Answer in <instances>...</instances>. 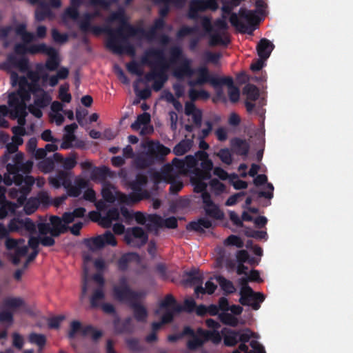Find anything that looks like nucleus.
<instances>
[{"label": "nucleus", "instance_id": "f257e3e1", "mask_svg": "<svg viewBox=\"0 0 353 353\" xmlns=\"http://www.w3.org/2000/svg\"><path fill=\"white\" fill-rule=\"evenodd\" d=\"M98 15L99 12L85 13L79 21V29L83 33L92 32L95 35H99L103 32H107L108 38L106 41V47L117 54H122L124 52L130 54H134V48L128 41L127 37L123 34L124 32L131 37L141 34L150 40L156 37L157 31L163 30L165 25L164 19L159 17L154 20L153 25L148 30H145L142 28H135L128 22L124 10L119 9L110 15L108 21H118L121 26L117 29H103L99 26H92L91 24L92 20Z\"/></svg>", "mask_w": 353, "mask_h": 353}, {"label": "nucleus", "instance_id": "f03ea898", "mask_svg": "<svg viewBox=\"0 0 353 353\" xmlns=\"http://www.w3.org/2000/svg\"><path fill=\"white\" fill-rule=\"evenodd\" d=\"M231 1H225L221 7L222 12L230 14L229 21L238 32L243 34H252L259 23V17L255 14V10H250L245 8H241L238 14L233 12L235 8Z\"/></svg>", "mask_w": 353, "mask_h": 353}, {"label": "nucleus", "instance_id": "7ed1b4c3", "mask_svg": "<svg viewBox=\"0 0 353 353\" xmlns=\"http://www.w3.org/2000/svg\"><path fill=\"white\" fill-rule=\"evenodd\" d=\"M148 57H152L155 59V65L159 68V72L157 78L154 79L152 83V89L155 92L160 91L163 87L165 83L168 81V75L166 71L168 68L164 51L161 49L151 48L146 51Z\"/></svg>", "mask_w": 353, "mask_h": 353}, {"label": "nucleus", "instance_id": "20e7f679", "mask_svg": "<svg viewBox=\"0 0 353 353\" xmlns=\"http://www.w3.org/2000/svg\"><path fill=\"white\" fill-rule=\"evenodd\" d=\"M23 232L31 234L36 232V225L30 218H13L8 223L7 228L0 223V239L7 238L10 232H18L23 234Z\"/></svg>", "mask_w": 353, "mask_h": 353}, {"label": "nucleus", "instance_id": "39448f33", "mask_svg": "<svg viewBox=\"0 0 353 353\" xmlns=\"http://www.w3.org/2000/svg\"><path fill=\"white\" fill-rule=\"evenodd\" d=\"M112 295L115 300L130 304L134 301H139L141 293L132 290L126 276L119 278L118 283L113 286Z\"/></svg>", "mask_w": 353, "mask_h": 353}, {"label": "nucleus", "instance_id": "423d86ee", "mask_svg": "<svg viewBox=\"0 0 353 353\" xmlns=\"http://www.w3.org/2000/svg\"><path fill=\"white\" fill-rule=\"evenodd\" d=\"M197 74V78L195 80H192L188 82V85L193 88L196 85H203L205 83H210L211 85L215 88H221V81L222 77H218L210 73L208 68L206 66H200L194 71Z\"/></svg>", "mask_w": 353, "mask_h": 353}, {"label": "nucleus", "instance_id": "0eeeda50", "mask_svg": "<svg viewBox=\"0 0 353 353\" xmlns=\"http://www.w3.org/2000/svg\"><path fill=\"white\" fill-rule=\"evenodd\" d=\"M70 330L68 334V336L70 339L74 338L76 334L80 332L83 336H90L93 341H98L103 336V332L101 330H96V328L88 325L83 327L81 323L79 321H72L70 323Z\"/></svg>", "mask_w": 353, "mask_h": 353}, {"label": "nucleus", "instance_id": "6e6552de", "mask_svg": "<svg viewBox=\"0 0 353 353\" xmlns=\"http://www.w3.org/2000/svg\"><path fill=\"white\" fill-rule=\"evenodd\" d=\"M124 241L132 248H140L148 242V235L143 228L136 226L127 229Z\"/></svg>", "mask_w": 353, "mask_h": 353}, {"label": "nucleus", "instance_id": "1a4fd4ad", "mask_svg": "<svg viewBox=\"0 0 353 353\" xmlns=\"http://www.w3.org/2000/svg\"><path fill=\"white\" fill-rule=\"evenodd\" d=\"M148 181V179L145 174L138 173L134 180L129 182V188L132 190V193L130 194L132 201L139 202L147 197L148 193L143 190V188L146 185Z\"/></svg>", "mask_w": 353, "mask_h": 353}, {"label": "nucleus", "instance_id": "9d476101", "mask_svg": "<svg viewBox=\"0 0 353 353\" xmlns=\"http://www.w3.org/2000/svg\"><path fill=\"white\" fill-rule=\"evenodd\" d=\"M216 0H191L189 4L188 17L196 20L199 19V12L208 10L215 11L218 9Z\"/></svg>", "mask_w": 353, "mask_h": 353}, {"label": "nucleus", "instance_id": "9b49d317", "mask_svg": "<svg viewBox=\"0 0 353 353\" xmlns=\"http://www.w3.org/2000/svg\"><path fill=\"white\" fill-rule=\"evenodd\" d=\"M239 303L243 305L251 306L254 310H258L261 303L265 300L263 294L255 292L252 289H250V291L239 292Z\"/></svg>", "mask_w": 353, "mask_h": 353}, {"label": "nucleus", "instance_id": "f8f14e48", "mask_svg": "<svg viewBox=\"0 0 353 353\" xmlns=\"http://www.w3.org/2000/svg\"><path fill=\"white\" fill-rule=\"evenodd\" d=\"M203 209L207 216L215 220H222L224 218V213L218 205L212 200L209 192H205L202 195Z\"/></svg>", "mask_w": 353, "mask_h": 353}, {"label": "nucleus", "instance_id": "ddd939ff", "mask_svg": "<svg viewBox=\"0 0 353 353\" xmlns=\"http://www.w3.org/2000/svg\"><path fill=\"white\" fill-rule=\"evenodd\" d=\"M185 170L184 160L174 158L171 164H166L162 168L161 176L166 178L179 176V174L182 173Z\"/></svg>", "mask_w": 353, "mask_h": 353}, {"label": "nucleus", "instance_id": "4468645a", "mask_svg": "<svg viewBox=\"0 0 353 353\" xmlns=\"http://www.w3.org/2000/svg\"><path fill=\"white\" fill-rule=\"evenodd\" d=\"M148 151L154 163L163 161L165 157L170 153V149L160 143L159 141L156 143L150 142L148 143Z\"/></svg>", "mask_w": 353, "mask_h": 353}, {"label": "nucleus", "instance_id": "2eb2a0df", "mask_svg": "<svg viewBox=\"0 0 353 353\" xmlns=\"http://www.w3.org/2000/svg\"><path fill=\"white\" fill-rule=\"evenodd\" d=\"M227 85L228 88V96L232 103H236L239 100L240 90L239 88L234 85L233 79L231 77H223L221 81V88H218L216 90L217 95L220 96L223 94L222 86Z\"/></svg>", "mask_w": 353, "mask_h": 353}, {"label": "nucleus", "instance_id": "dca6fc26", "mask_svg": "<svg viewBox=\"0 0 353 353\" xmlns=\"http://www.w3.org/2000/svg\"><path fill=\"white\" fill-rule=\"evenodd\" d=\"M17 53L28 52L31 54H37L39 53L46 54L49 51H53V47L48 46L46 43L32 44L26 48L24 46L19 44L15 47Z\"/></svg>", "mask_w": 353, "mask_h": 353}, {"label": "nucleus", "instance_id": "f3484780", "mask_svg": "<svg viewBox=\"0 0 353 353\" xmlns=\"http://www.w3.org/2000/svg\"><path fill=\"white\" fill-rule=\"evenodd\" d=\"M61 160H63V156L60 153L55 152L52 157L41 161L38 166L42 172L49 173L54 170L55 163L61 162Z\"/></svg>", "mask_w": 353, "mask_h": 353}, {"label": "nucleus", "instance_id": "a211bd4d", "mask_svg": "<svg viewBox=\"0 0 353 353\" xmlns=\"http://www.w3.org/2000/svg\"><path fill=\"white\" fill-rule=\"evenodd\" d=\"M232 151L237 155L246 157L250 150V145L245 139L234 137L230 140Z\"/></svg>", "mask_w": 353, "mask_h": 353}, {"label": "nucleus", "instance_id": "6ab92c4d", "mask_svg": "<svg viewBox=\"0 0 353 353\" xmlns=\"http://www.w3.org/2000/svg\"><path fill=\"white\" fill-rule=\"evenodd\" d=\"M187 0H158L157 3H163V6L159 10L160 18L164 19L170 12V5L172 4L176 8H182Z\"/></svg>", "mask_w": 353, "mask_h": 353}, {"label": "nucleus", "instance_id": "aec40b11", "mask_svg": "<svg viewBox=\"0 0 353 353\" xmlns=\"http://www.w3.org/2000/svg\"><path fill=\"white\" fill-rule=\"evenodd\" d=\"M201 168H195L194 174L196 177L201 179H210L212 174L211 172L213 170V162L211 159H208L205 161L201 162Z\"/></svg>", "mask_w": 353, "mask_h": 353}, {"label": "nucleus", "instance_id": "412c9836", "mask_svg": "<svg viewBox=\"0 0 353 353\" xmlns=\"http://www.w3.org/2000/svg\"><path fill=\"white\" fill-rule=\"evenodd\" d=\"M274 48V45L268 39H261L256 46L257 54L260 58L268 59Z\"/></svg>", "mask_w": 353, "mask_h": 353}, {"label": "nucleus", "instance_id": "4be33fe9", "mask_svg": "<svg viewBox=\"0 0 353 353\" xmlns=\"http://www.w3.org/2000/svg\"><path fill=\"white\" fill-rule=\"evenodd\" d=\"M50 183L56 188H60L61 185L68 188L70 185V181L68 174L64 171H59L55 176L49 179Z\"/></svg>", "mask_w": 353, "mask_h": 353}, {"label": "nucleus", "instance_id": "5701e85b", "mask_svg": "<svg viewBox=\"0 0 353 353\" xmlns=\"http://www.w3.org/2000/svg\"><path fill=\"white\" fill-rule=\"evenodd\" d=\"M8 104L11 108L10 113L17 111L24 112V109H27L26 103L15 92L8 95Z\"/></svg>", "mask_w": 353, "mask_h": 353}, {"label": "nucleus", "instance_id": "b1692460", "mask_svg": "<svg viewBox=\"0 0 353 353\" xmlns=\"http://www.w3.org/2000/svg\"><path fill=\"white\" fill-rule=\"evenodd\" d=\"M163 218L158 214L148 216L145 227L149 232H154L155 235L159 233V229L163 228Z\"/></svg>", "mask_w": 353, "mask_h": 353}, {"label": "nucleus", "instance_id": "393cba45", "mask_svg": "<svg viewBox=\"0 0 353 353\" xmlns=\"http://www.w3.org/2000/svg\"><path fill=\"white\" fill-rule=\"evenodd\" d=\"M154 163V160L149 154L148 151L139 154L134 160V165L136 168L143 170L149 168Z\"/></svg>", "mask_w": 353, "mask_h": 353}, {"label": "nucleus", "instance_id": "a878e982", "mask_svg": "<svg viewBox=\"0 0 353 353\" xmlns=\"http://www.w3.org/2000/svg\"><path fill=\"white\" fill-rule=\"evenodd\" d=\"M223 337V343L225 346L233 347L239 342V332L229 328H223L221 330Z\"/></svg>", "mask_w": 353, "mask_h": 353}, {"label": "nucleus", "instance_id": "bb28decb", "mask_svg": "<svg viewBox=\"0 0 353 353\" xmlns=\"http://www.w3.org/2000/svg\"><path fill=\"white\" fill-rule=\"evenodd\" d=\"M114 329L117 334L131 333L133 331L132 318L127 317L123 321L115 320L114 321Z\"/></svg>", "mask_w": 353, "mask_h": 353}, {"label": "nucleus", "instance_id": "cd10ccee", "mask_svg": "<svg viewBox=\"0 0 353 353\" xmlns=\"http://www.w3.org/2000/svg\"><path fill=\"white\" fill-rule=\"evenodd\" d=\"M150 58H153L152 57H148L146 55V52H145V56L142 58V62L145 64L150 65L152 70L151 72L146 73L144 75V81L145 82H150L154 81L157 78V74L159 72V68L155 65V60L154 61L150 60Z\"/></svg>", "mask_w": 353, "mask_h": 353}, {"label": "nucleus", "instance_id": "c85d7f7f", "mask_svg": "<svg viewBox=\"0 0 353 353\" xmlns=\"http://www.w3.org/2000/svg\"><path fill=\"white\" fill-rule=\"evenodd\" d=\"M130 305L133 310L135 319L139 322H145L148 317V311L146 308L139 303L138 301H134Z\"/></svg>", "mask_w": 353, "mask_h": 353}, {"label": "nucleus", "instance_id": "c756f323", "mask_svg": "<svg viewBox=\"0 0 353 353\" xmlns=\"http://www.w3.org/2000/svg\"><path fill=\"white\" fill-rule=\"evenodd\" d=\"M8 61L12 65L18 68L21 72H26L29 70V61L24 57L18 58L15 56L10 55L8 57Z\"/></svg>", "mask_w": 353, "mask_h": 353}, {"label": "nucleus", "instance_id": "7c9ffc66", "mask_svg": "<svg viewBox=\"0 0 353 353\" xmlns=\"http://www.w3.org/2000/svg\"><path fill=\"white\" fill-rule=\"evenodd\" d=\"M212 227V222L207 218H201L197 221H191L187 225V230L199 232H204L203 229H209Z\"/></svg>", "mask_w": 353, "mask_h": 353}, {"label": "nucleus", "instance_id": "2f4dec72", "mask_svg": "<svg viewBox=\"0 0 353 353\" xmlns=\"http://www.w3.org/2000/svg\"><path fill=\"white\" fill-rule=\"evenodd\" d=\"M185 283L190 285H196L203 283V275L197 270L193 269L185 274Z\"/></svg>", "mask_w": 353, "mask_h": 353}, {"label": "nucleus", "instance_id": "473e14b6", "mask_svg": "<svg viewBox=\"0 0 353 353\" xmlns=\"http://www.w3.org/2000/svg\"><path fill=\"white\" fill-rule=\"evenodd\" d=\"M46 54L48 56V58L45 64L46 68L49 71L56 70L60 64V59L57 51L53 48V51H49Z\"/></svg>", "mask_w": 353, "mask_h": 353}, {"label": "nucleus", "instance_id": "72a5a7b5", "mask_svg": "<svg viewBox=\"0 0 353 353\" xmlns=\"http://www.w3.org/2000/svg\"><path fill=\"white\" fill-rule=\"evenodd\" d=\"M128 350L134 353H142L146 350L145 347L141 344L139 339L137 337H130L125 340Z\"/></svg>", "mask_w": 353, "mask_h": 353}, {"label": "nucleus", "instance_id": "f704fd0d", "mask_svg": "<svg viewBox=\"0 0 353 353\" xmlns=\"http://www.w3.org/2000/svg\"><path fill=\"white\" fill-rule=\"evenodd\" d=\"M194 72L190 66V61L185 59L182 64L174 71V75L179 79L182 78L183 76L191 77Z\"/></svg>", "mask_w": 353, "mask_h": 353}, {"label": "nucleus", "instance_id": "c9c22d12", "mask_svg": "<svg viewBox=\"0 0 353 353\" xmlns=\"http://www.w3.org/2000/svg\"><path fill=\"white\" fill-rule=\"evenodd\" d=\"M119 218V210L116 208H112L109 209L105 215L101 218V223L103 227L108 228L111 225L113 221H117Z\"/></svg>", "mask_w": 353, "mask_h": 353}, {"label": "nucleus", "instance_id": "e433bc0d", "mask_svg": "<svg viewBox=\"0 0 353 353\" xmlns=\"http://www.w3.org/2000/svg\"><path fill=\"white\" fill-rule=\"evenodd\" d=\"M197 333L205 339V342L211 341L214 344H219L221 341V336L216 330L205 331L202 328H199Z\"/></svg>", "mask_w": 353, "mask_h": 353}, {"label": "nucleus", "instance_id": "4c0bfd02", "mask_svg": "<svg viewBox=\"0 0 353 353\" xmlns=\"http://www.w3.org/2000/svg\"><path fill=\"white\" fill-rule=\"evenodd\" d=\"M52 15L49 6L46 3H41L35 11V19L38 21H43L46 17Z\"/></svg>", "mask_w": 353, "mask_h": 353}, {"label": "nucleus", "instance_id": "58836bf2", "mask_svg": "<svg viewBox=\"0 0 353 353\" xmlns=\"http://www.w3.org/2000/svg\"><path fill=\"white\" fill-rule=\"evenodd\" d=\"M88 185V182L84 179H79L75 181V185L68 187V194L70 196L78 197L81 194L83 189L85 188Z\"/></svg>", "mask_w": 353, "mask_h": 353}, {"label": "nucleus", "instance_id": "ea45409f", "mask_svg": "<svg viewBox=\"0 0 353 353\" xmlns=\"http://www.w3.org/2000/svg\"><path fill=\"white\" fill-rule=\"evenodd\" d=\"M23 161V154L21 152L16 153L13 157L14 164L8 163L6 165L7 172L9 173H13V172L18 169H24V164Z\"/></svg>", "mask_w": 353, "mask_h": 353}, {"label": "nucleus", "instance_id": "a19ab883", "mask_svg": "<svg viewBox=\"0 0 353 353\" xmlns=\"http://www.w3.org/2000/svg\"><path fill=\"white\" fill-rule=\"evenodd\" d=\"M216 280L219 284L221 288L224 291L225 295L233 294L236 292V288L232 281L228 280L223 276H218Z\"/></svg>", "mask_w": 353, "mask_h": 353}, {"label": "nucleus", "instance_id": "79ce46f5", "mask_svg": "<svg viewBox=\"0 0 353 353\" xmlns=\"http://www.w3.org/2000/svg\"><path fill=\"white\" fill-rule=\"evenodd\" d=\"M192 141L190 139H183L177 143L173 148V153L176 156H181L188 152L192 148Z\"/></svg>", "mask_w": 353, "mask_h": 353}, {"label": "nucleus", "instance_id": "37998d69", "mask_svg": "<svg viewBox=\"0 0 353 353\" xmlns=\"http://www.w3.org/2000/svg\"><path fill=\"white\" fill-rule=\"evenodd\" d=\"M25 305V301L20 297H8L3 301V307L15 310Z\"/></svg>", "mask_w": 353, "mask_h": 353}, {"label": "nucleus", "instance_id": "c03bdc74", "mask_svg": "<svg viewBox=\"0 0 353 353\" xmlns=\"http://www.w3.org/2000/svg\"><path fill=\"white\" fill-rule=\"evenodd\" d=\"M135 257H138V254L136 253L129 252L123 254L118 260L117 265L118 268L121 271H125L129 263L133 261Z\"/></svg>", "mask_w": 353, "mask_h": 353}, {"label": "nucleus", "instance_id": "a18cd8bd", "mask_svg": "<svg viewBox=\"0 0 353 353\" xmlns=\"http://www.w3.org/2000/svg\"><path fill=\"white\" fill-rule=\"evenodd\" d=\"M161 178L164 181L170 184V192L172 194H177L183 187V183L177 180L178 176H173L170 178L161 176Z\"/></svg>", "mask_w": 353, "mask_h": 353}, {"label": "nucleus", "instance_id": "49530a36", "mask_svg": "<svg viewBox=\"0 0 353 353\" xmlns=\"http://www.w3.org/2000/svg\"><path fill=\"white\" fill-rule=\"evenodd\" d=\"M243 94H246L247 99L252 101H255L259 97V90L253 84L246 85L243 90Z\"/></svg>", "mask_w": 353, "mask_h": 353}, {"label": "nucleus", "instance_id": "de8ad7c7", "mask_svg": "<svg viewBox=\"0 0 353 353\" xmlns=\"http://www.w3.org/2000/svg\"><path fill=\"white\" fill-rule=\"evenodd\" d=\"M230 42L228 37H223L220 33L216 32L210 34L209 39V44L211 46H216L218 45L227 46Z\"/></svg>", "mask_w": 353, "mask_h": 353}, {"label": "nucleus", "instance_id": "09e8293b", "mask_svg": "<svg viewBox=\"0 0 353 353\" xmlns=\"http://www.w3.org/2000/svg\"><path fill=\"white\" fill-rule=\"evenodd\" d=\"M10 80L12 86L17 85L19 88H28L30 83L28 81V77L24 76L19 77L15 72H12L10 74Z\"/></svg>", "mask_w": 353, "mask_h": 353}, {"label": "nucleus", "instance_id": "8fccbe9b", "mask_svg": "<svg viewBox=\"0 0 353 353\" xmlns=\"http://www.w3.org/2000/svg\"><path fill=\"white\" fill-rule=\"evenodd\" d=\"M219 319L225 325L236 327L239 321L236 317L228 312H221L218 314Z\"/></svg>", "mask_w": 353, "mask_h": 353}, {"label": "nucleus", "instance_id": "3c124183", "mask_svg": "<svg viewBox=\"0 0 353 353\" xmlns=\"http://www.w3.org/2000/svg\"><path fill=\"white\" fill-rule=\"evenodd\" d=\"M196 306V302L193 299H188L184 301L183 306L181 305H176L174 307V312H181L184 310L188 312H192L195 310Z\"/></svg>", "mask_w": 353, "mask_h": 353}, {"label": "nucleus", "instance_id": "603ef678", "mask_svg": "<svg viewBox=\"0 0 353 353\" xmlns=\"http://www.w3.org/2000/svg\"><path fill=\"white\" fill-rule=\"evenodd\" d=\"M110 174V169L106 166L95 167L92 172L93 179L105 180Z\"/></svg>", "mask_w": 353, "mask_h": 353}, {"label": "nucleus", "instance_id": "864d4df0", "mask_svg": "<svg viewBox=\"0 0 353 353\" xmlns=\"http://www.w3.org/2000/svg\"><path fill=\"white\" fill-rule=\"evenodd\" d=\"M29 341L37 345L41 350L46 343V337L44 334L33 332L29 335Z\"/></svg>", "mask_w": 353, "mask_h": 353}, {"label": "nucleus", "instance_id": "5fc2aeb1", "mask_svg": "<svg viewBox=\"0 0 353 353\" xmlns=\"http://www.w3.org/2000/svg\"><path fill=\"white\" fill-rule=\"evenodd\" d=\"M105 298V294L102 288L95 290L90 298V306L96 308L99 306V301Z\"/></svg>", "mask_w": 353, "mask_h": 353}, {"label": "nucleus", "instance_id": "6e6d98bb", "mask_svg": "<svg viewBox=\"0 0 353 353\" xmlns=\"http://www.w3.org/2000/svg\"><path fill=\"white\" fill-rule=\"evenodd\" d=\"M190 101H195L199 99H208L210 97V94L205 90H196L191 88L188 92Z\"/></svg>", "mask_w": 353, "mask_h": 353}, {"label": "nucleus", "instance_id": "4d7b16f0", "mask_svg": "<svg viewBox=\"0 0 353 353\" xmlns=\"http://www.w3.org/2000/svg\"><path fill=\"white\" fill-rule=\"evenodd\" d=\"M52 99L49 94H48L45 91L42 92L41 95H37L34 99V103L40 108H44L47 107Z\"/></svg>", "mask_w": 353, "mask_h": 353}, {"label": "nucleus", "instance_id": "13d9d810", "mask_svg": "<svg viewBox=\"0 0 353 353\" xmlns=\"http://www.w3.org/2000/svg\"><path fill=\"white\" fill-rule=\"evenodd\" d=\"M77 154L75 152H72L70 157L66 158L63 157V160H61L60 163L63 164V167L65 170H72L77 163Z\"/></svg>", "mask_w": 353, "mask_h": 353}, {"label": "nucleus", "instance_id": "bf43d9fd", "mask_svg": "<svg viewBox=\"0 0 353 353\" xmlns=\"http://www.w3.org/2000/svg\"><path fill=\"white\" fill-rule=\"evenodd\" d=\"M101 195L103 200L108 203H113L116 201V197L112 191V186L110 184L103 187Z\"/></svg>", "mask_w": 353, "mask_h": 353}, {"label": "nucleus", "instance_id": "052dcab7", "mask_svg": "<svg viewBox=\"0 0 353 353\" xmlns=\"http://www.w3.org/2000/svg\"><path fill=\"white\" fill-rule=\"evenodd\" d=\"M199 28L196 26L190 27L188 26H183L176 32V37L178 39H183L190 34L197 32Z\"/></svg>", "mask_w": 353, "mask_h": 353}, {"label": "nucleus", "instance_id": "680f3d73", "mask_svg": "<svg viewBox=\"0 0 353 353\" xmlns=\"http://www.w3.org/2000/svg\"><path fill=\"white\" fill-rule=\"evenodd\" d=\"M205 343V339H201L197 335H194L192 339L187 343V347L190 350H196L202 347Z\"/></svg>", "mask_w": 353, "mask_h": 353}, {"label": "nucleus", "instance_id": "e2e57ef3", "mask_svg": "<svg viewBox=\"0 0 353 353\" xmlns=\"http://www.w3.org/2000/svg\"><path fill=\"white\" fill-rule=\"evenodd\" d=\"M224 244L226 246L234 245L239 248H241L244 245L242 239L239 236L234 234H231L226 238L224 241Z\"/></svg>", "mask_w": 353, "mask_h": 353}, {"label": "nucleus", "instance_id": "0e129e2a", "mask_svg": "<svg viewBox=\"0 0 353 353\" xmlns=\"http://www.w3.org/2000/svg\"><path fill=\"white\" fill-rule=\"evenodd\" d=\"M85 241L87 242L88 246H93L95 249H101L105 246L102 235H99L92 239H85Z\"/></svg>", "mask_w": 353, "mask_h": 353}, {"label": "nucleus", "instance_id": "69168bd1", "mask_svg": "<svg viewBox=\"0 0 353 353\" xmlns=\"http://www.w3.org/2000/svg\"><path fill=\"white\" fill-rule=\"evenodd\" d=\"M205 179H201L200 178L196 177V179L192 181V184L194 185V190L196 193H201V196L205 192H208L206 190L207 183L204 182Z\"/></svg>", "mask_w": 353, "mask_h": 353}, {"label": "nucleus", "instance_id": "338daca9", "mask_svg": "<svg viewBox=\"0 0 353 353\" xmlns=\"http://www.w3.org/2000/svg\"><path fill=\"white\" fill-rule=\"evenodd\" d=\"M217 156L223 163L227 165H230L232 163V154L228 148L221 149L217 153Z\"/></svg>", "mask_w": 353, "mask_h": 353}, {"label": "nucleus", "instance_id": "774afa93", "mask_svg": "<svg viewBox=\"0 0 353 353\" xmlns=\"http://www.w3.org/2000/svg\"><path fill=\"white\" fill-rule=\"evenodd\" d=\"M69 85L68 84L61 85L59 88V97L65 103H70L72 99V96L68 93Z\"/></svg>", "mask_w": 353, "mask_h": 353}]
</instances>
